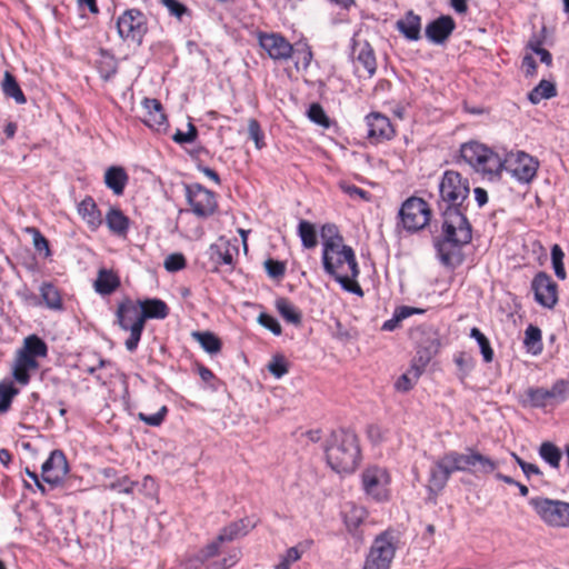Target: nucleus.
Listing matches in <instances>:
<instances>
[{"label":"nucleus","instance_id":"nucleus-23","mask_svg":"<svg viewBox=\"0 0 569 569\" xmlns=\"http://www.w3.org/2000/svg\"><path fill=\"white\" fill-rule=\"evenodd\" d=\"M142 108L146 111L142 119L143 122L156 131H166L168 120L160 101L157 99L144 98L142 101Z\"/></svg>","mask_w":569,"mask_h":569},{"label":"nucleus","instance_id":"nucleus-3","mask_svg":"<svg viewBox=\"0 0 569 569\" xmlns=\"http://www.w3.org/2000/svg\"><path fill=\"white\" fill-rule=\"evenodd\" d=\"M326 460L337 473H352L361 459L358 437L350 429L333 430L325 447Z\"/></svg>","mask_w":569,"mask_h":569},{"label":"nucleus","instance_id":"nucleus-40","mask_svg":"<svg viewBox=\"0 0 569 569\" xmlns=\"http://www.w3.org/2000/svg\"><path fill=\"white\" fill-rule=\"evenodd\" d=\"M119 286V279L111 271L100 270L94 282L97 292L101 295L112 293Z\"/></svg>","mask_w":569,"mask_h":569},{"label":"nucleus","instance_id":"nucleus-59","mask_svg":"<svg viewBox=\"0 0 569 569\" xmlns=\"http://www.w3.org/2000/svg\"><path fill=\"white\" fill-rule=\"evenodd\" d=\"M186 267V259L181 253H171L164 260V268L170 272H176Z\"/></svg>","mask_w":569,"mask_h":569},{"label":"nucleus","instance_id":"nucleus-11","mask_svg":"<svg viewBox=\"0 0 569 569\" xmlns=\"http://www.w3.org/2000/svg\"><path fill=\"white\" fill-rule=\"evenodd\" d=\"M117 29L124 41L141 44L148 31L147 17L138 9H128L118 17Z\"/></svg>","mask_w":569,"mask_h":569},{"label":"nucleus","instance_id":"nucleus-10","mask_svg":"<svg viewBox=\"0 0 569 569\" xmlns=\"http://www.w3.org/2000/svg\"><path fill=\"white\" fill-rule=\"evenodd\" d=\"M390 481L388 470L380 466H369L361 472V487L365 495L377 502L389 499Z\"/></svg>","mask_w":569,"mask_h":569},{"label":"nucleus","instance_id":"nucleus-24","mask_svg":"<svg viewBox=\"0 0 569 569\" xmlns=\"http://www.w3.org/2000/svg\"><path fill=\"white\" fill-rule=\"evenodd\" d=\"M429 359L418 358V360H413L410 368L396 380L395 389L401 393L410 391L425 371Z\"/></svg>","mask_w":569,"mask_h":569},{"label":"nucleus","instance_id":"nucleus-47","mask_svg":"<svg viewBox=\"0 0 569 569\" xmlns=\"http://www.w3.org/2000/svg\"><path fill=\"white\" fill-rule=\"evenodd\" d=\"M223 543L224 542L222 540H219V537L217 536L214 540L206 545L194 555V560L201 565H204L207 561L217 557L220 553L221 546Z\"/></svg>","mask_w":569,"mask_h":569},{"label":"nucleus","instance_id":"nucleus-22","mask_svg":"<svg viewBox=\"0 0 569 569\" xmlns=\"http://www.w3.org/2000/svg\"><path fill=\"white\" fill-rule=\"evenodd\" d=\"M456 28V22L450 16H440L430 21L425 29L426 38L435 44H443Z\"/></svg>","mask_w":569,"mask_h":569},{"label":"nucleus","instance_id":"nucleus-37","mask_svg":"<svg viewBox=\"0 0 569 569\" xmlns=\"http://www.w3.org/2000/svg\"><path fill=\"white\" fill-rule=\"evenodd\" d=\"M557 94L556 86L548 81L541 80L529 93L528 99L531 103L538 104L543 99H550Z\"/></svg>","mask_w":569,"mask_h":569},{"label":"nucleus","instance_id":"nucleus-7","mask_svg":"<svg viewBox=\"0 0 569 569\" xmlns=\"http://www.w3.org/2000/svg\"><path fill=\"white\" fill-rule=\"evenodd\" d=\"M117 316L120 327L130 332L124 345L129 352H133L140 341L141 333L144 328V320L141 316V310L138 305L132 301H127L119 306Z\"/></svg>","mask_w":569,"mask_h":569},{"label":"nucleus","instance_id":"nucleus-34","mask_svg":"<svg viewBox=\"0 0 569 569\" xmlns=\"http://www.w3.org/2000/svg\"><path fill=\"white\" fill-rule=\"evenodd\" d=\"M1 88H2L3 94L7 98H12L16 101V103L24 104L27 102V98H26L24 93L22 92L17 79L9 71L4 72Z\"/></svg>","mask_w":569,"mask_h":569},{"label":"nucleus","instance_id":"nucleus-46","mask_svg":"<svg viewBox=\"0 0 569 569\" xmlns=\"http://www.w3.org/2000/svg\"><path fill=\"white\" fill-rule=\"evenodd\" d=\"M527 351L532 355L541 352V330L538 327L529 326L525 331L523 340Z\"/></svg>","mask_w":569,"mask_h":569},{"label":"nucleus","instance_id":"nucleus-4","mask_svg":"<svg viewBox=\"0 0 569 569\" xmlns=\"http://www.w3.org/2000/svg\"><path fill=\"white\" fill-rule=\"evenodd\" d=\"M399 545L400 533L398 530L389 528L380 532L371 543L363 569H390Z\"/></svg>","mask_w":569,"mask_h":569},{"label":"nucleus","instance_id":"nucleus-12","mask_svg":"<svg viewBox=\"0 0 569 569\" xmlns=\"http://www.w3.org/2000/svg\"><path fill=\"white\" fill-rule=\"evenodd\" d=\"M186 197L191 211L199 218H207L217 210L216 193L199 183L186 186Z\"/></svg>","mask_w":569,"mask_h":569},{"label":"nucleus","instance_id":"nucleus-38","mask_svg":"<svg viewBox=\"0 0 569 569\" xmlns=\"http://www.w3.org/2000/svg\"><path fill=\"white\" fill-rule=\"evenodd\" d=\"M416 313H423V310L408 306L398 307L395 310L392 318L383 322L382 330L393 331L399 327L402 320Z\"/></svg>","mask_w":569,"mask_h":569},{"label":"nucleus","instance_id":"nucleus-14","mask_svg":"<svg viewBox=\"0 0 569 569\" xmlns=\"http://www.w3.org/2000/svg\"><path fill=\"white\" fill-rule=\"evenodd\" d=\"M69 472V463L64 452L54 449L41 467L42 481L52 487L60 485Z\"/></svg>","mask_w":569,"mask_h":569},{"label":"nucleus","instance_id":"nucleus-15","mask_svg":"<svg viewBox=\"0 0 569 569\" xmlns=\"http://www.w3.org/2000/svg\"><path fill=\"white\" fill-rule=\"evenodd\" d=\"M96 360V363L81 361L77 367L82 372L90 375L101 386L111 385L113 379L120 378L119 369L111 360L106 358H97Z\"/></svg>","mask_w":569,"mask_h":569},{"label":"nucleus","instance_id":"nucleus-48","mask_svg":"<svg viewBox=\"0 0 569 569\" xmlns=\"http://www.w3.org/2000/svg\"><path fill=\"white\" fill-rule=\"evenodd\" d=\"M139 485L138 481H133L129 476H122L110 482L107 488L111 491H116L124 495H132L134 488Z\"/></svg>","mask_w":569,"mask_h":569},{"label":"nucleus","instance_id":"nucleus-45","mask_svg":"<svg viewBox=\"0 0 569 569\" xmlns=\"http://www.w3.org/2000/svg\"><path fill=\"white\" fill-rule=\"evenodd\" d=\"M368 512L363 507L351 506L345 513V523L349 531L357 530L367 518Z\"/></svg>","mask_w":569,"mask_h":569},{"label":"nucleus","instance_id":"nucleus-39","mask_svg":"<svg viewBox=\"0 0 569 569\" xmlns=\"http://www.w3.org/2000/svg\"><path fill=\"white\" fill-rule=\"evenodd\" d=\"M18 393L19 389L14 386L13 381L9 379L0 381V413L9 411Z\"/></svg>","mask_w":569,"mask_h":569},{"label":"nucleus","instance_id":"nucleus-54","mask_svg":"<svg viewBox=\"0 0 569 569\" xmlns=\"http://www.w3.org/2000/svg\"><path fill=\"white\" fill-rule=\"evenodd\" d=\"M267 368L271 375L277 379H280L288 373L289 362L287 361V358H272Z\"/></svg>","mask_w":569,"mask_h":569},{"label":"nucleus","instance_id":"nucleus-60","mask_svg":"<svg viewBox=\"0 0 569 569\" xmlns=\"http://www.w3.org/2000/svg\"><path fill=\"white\" fill-rule=\"evenodd\" d=\"M258 322L266 329L270 330L273 335L278 336L281 333V326L279 321L266 312H261L259 315Z\"/></svg>","mask_w":569,"mask_h":569},{"label":"nucleus","instance_id":"nucleus-56","mask_svg":"<svg viewBox=\"0 0 569 569\" xmlns=\"http://www.w3.org/2000/svg\"><path fill=\"white\" fill-rule=\"evenodd\" d=\"M264 269L270 278L279 279L284 276L286 264L279 260L267 259L264 261Z\"/></svg>","mask_w":569,"mask_h":569},{"label":"nucleus","instance_id":"nucleus-30","mask_svg":"<svg viewBox=\"0 0 569 569\" xmlns=\"http://www.w3.org/2000/svg\"><path fill=\"white\" fill-rule=\"evenodd\" d=\"M78 212L92 229L98 228L102 222L101 213L91 197H86L78 204Z\"/></svg>","mask_w":569,"mask_h":569},{"label":"nucleus","instance_id":"nucleus-26","mask_svg":"<svg viewBox=\"0 0 569 569\" xmlns=\"http://www.w3.org/2000/svg\"><path fill=\"white\" fill-rule=\"evenodd\" d=\"M396 28L407 40L418 41L421 38V17L408 11L397 21Z\"/></svg>","mask_w":569,"mask_h":569},{"label":"nucleus","instance_id":"nucleus-50","mask_svg":"<svg viewBox=\"0 0 569 569\" xmlns=\"http://www.w3.org/2000/svg\"><path fill=\"white\" fill-rule=\"evenodd\" d=\"M28 232L32 236L33 247L38 252H43L44 258L51 256L49 241L37 228H29Z\"/></svg>","mask_w":569,"mask_h":569},{"label":"nucleus","instance_id":"nucleus-17","mask_svg":"<svg viewBox=\"0 0 569 569\" xmlns=\"http://www.w3.org/2000/svg\"><path fill=\"white\" fill-rule=\"evenodd\" d=\"M455 465L451 460L450 452H446L441 458L437 459L429 471V490L440 492L448 483L451 475L456 472Z\"/></svg>","mask_w":569,"mask_h":569},{"label":"nucleus","instance_id":"nucleus-6","mask_svg":"<svg viewBox=\"0 0 569 569\" xmlns=\"http://www.w3.org/2000/svg\"><path fill=\"white\" fill-rule=\"evenodd\" d=\"M449 452L455 465L453 469H456V472L461 471L473 475H488L493 472L499 466L497 460H493L470 447L466 448L463 452L455 450Z\"/></svg>","mask_w":569,"mask_h":569},{"label":"nucleus","instance_id":"nucleus-5","mask_svg":"<svg viewBox=\"0 0 569 569\" xmlns=\"http://www.w3.org/2000/svg\"><path fill=\"white\" fill-rule=\"evenodd\" d=\"M461 158L477 171L499 174L502 171V156L479 142H467L460 148Z\"/></svg>","mask_w":569,"mask_h":569},{"label":"nucleus","instance_id":"nucleus-43","mask_svg":"<svg viewBox=\"0 0 569 569\" xmlns=\"http://www.w3.org/2000/svg\"><path fill=\"white\" fill-rule=\"evenodd\" d=\"M40 295L49 309H61V296L57 287L51 282H43L40 287Z\"/></svg>","mask_w":569,"mask_h":569},{"label":"nucleus","instance_id":"nucleus-53","mask_svg":"<svg viewBox=\"0 0 569 569\" xmlns=\"http://www.w3.org/2000/svg\"><path fill=\"white\" fill-rule=\"evenodd\" d=\"M248 134L251 140H253L256 148L258 150L264 147L263 142V132L260 128L259 122L256 119H250L248 122Z\"/></svg>","mask_w":569,"mask_h":569},{"label":"nucleus","instance_id":"nucleus-13","mask_svg":"<svg viewBox=\"0 0 569 569\" xmlns=\"http://www.w3.org/2000/svg\"><path fill=\"white\" fill-rule=\"evenodd\" d=\"M502 170L510 172L521 182H530L537 172L538 162L525 152L508 153L502 157Z\"/></svg>","mask_w":569,"mask_h":569},{"label":"nucleus","instance_id":"nucleus-55","mask_svg":"<svg viewBox=\"0 0 569 569\" xmlns=\"http://www.w3.org/2000/svg\"><path fill=\"white\" fill-rule=\"evenodd\" d=\"M198 137V130L194 124L191 122L188 123V131L183 132L181 130H177L176 133L172 136V139L174 142L179 144L183 143H191L193 142Z\"/></svg>","mask_w":569,"mask_h":569},{"label":"nucleus","instance_id":"nucleus-49","mask_svg":"<svg viewBox=\"0 0 569 569\" xmlns=\"http://www.w3.org/2000/svg\"><path fill=\"white\" fill-rule=\"evenodd\" d=\"M563 257H565V253H563L562 249L560 248V246L553 244L551 248L552 267H553L556 276L561 280H565L567 277L566 269H565L563 261H562Z\"/></svg>","mask_w":569,"mask_h":569},{"label":"nucleus","instance_id":"nucleus-16","mask_svg":"<svg viewBox=\"0 0 569 569\" xmlns=\"http://www.w3.org/2000/svg\"><path fill=\"white\" fill-rule=\"evenodd\" d=\"M258 39L260 47L272 60H288L293 53L292 44L280 33H260Z\"/></svg>","mask_w":569,"mask_h":569},{"label":"nucleus","instance_id":"nucleus-20","mask_svg":"<svg viewBox=\"0 0 569 569\" xmlns=\"http://www.w3.org/2000/svg\"><path fill=\"white\" fill-rule=\"evenodd\" d=\"M208 253L210 260L214 264V270H218V268L222 266L228 267V270H233L234 257L238 254V247L236 244H231L228 240L220 238L209 247Z\"/></svg>","mask_w":569,"mask_h":569},{"label":"nucleus","instance_id":"nucleus-57","mask_svg":"<svg viewBox=\"0 0 569 569\" xmlns=\"http://www.w3.org/2000/svg\"><path fill=\"white\" fill-rule=\"evenodd\" d=\"M470 337L479 345L481 356H493L488 338L478 328L471 329Z\"/></svg>","mask_w":569,"mask_h":569},{"label":"nucleus","instance_id":"nucleus-63","mask_svg":"<svg viewBox=\"0 0 569 569\" xmlns=\"http://www.w3.org/2000/svg\"><path fill=\"white\" fill-rule=\"evenodd\" d=\"M238 561V552L233 551L228 557L221 559L220 561L213 562L211 567L213 569H229Z\"/></svg>","mask_w":569,"mask_h":569},{"label":"nucleus","instance_id":"nucleus-28","mask_svg":"<svg viewBox=\"0 0 569 569\" xmlns=\"http://www.w3.org/2000/svg\"><path fill=\"white\" fill-rule=\"evenodd\" d=\"M38 368L37 358H16L12 366V377L18 383L26 386L30 381V373L36 372Z\"/></svg>","mask_w":569,"mask_h":569},{"label":"nucleus","instance_id":"nucleus-31","mask_svg":"<svg viewBox=\"0 0 569 569\" xmlns=\"http://www.w3.org/2000/svg\"><path fill=\"white\" fill-rule=\"evenodd\" d=\"M104 182L114 194L120 196L128 182V174L121 167H110L104 173Z\"/></svg>","mask_w":569,"mask_h":569},{"label":"nucleus","instance_id":"nucleus-29","mask_svg":"<svg viewBox=\"0 0 569 569\" xmlns=\"http://www.w3.org/2000/svg\"><path fill=\"white\" fill-rule=\"evenodd\" d=\"M138 307L144 321L146 319H164L169 313L167 303L160 299L139 301Z\"/></svg>","mask_w":569,"mask_h":569},{"label":"nucleus","instance_id":"nucleus-9","mask_svg":"<svg viewBox=\"0 0 569 569\" xmlns=\"http://www.w3.org/2000/svg\"><path fill=\"white\" fill-rule=\"evenodd\" d=\"M399 218L405 230L417 232L429 223L431 210L422 198L410 197L402 203Z\"/></svg>","mask_w":569,"mask_h":569},{"label":"nucleus","instance_id":"nucleus-33","mask_svg":"<svg viewBox=\"0 0 569 569\" xmlns=\"http://www.w3.org/2000/svg\"><path fill=\"white\" fill-rule=\"evenodd\" d=\"M106 223L110 231L118 236H124L129 229V219L117 208H111L108 211Z\"/></svg>","mask_w":569,"mask_h":569},{"label":"nucleus","instance_id":"nucleus-19","mask_svg":"<svg viewBox=\"0 0 569 569\" xmlns=\"http://www.w3.org/2000/svg\"><path fill=\"white\" fill-rule=\"evenodd\" d=\"M531 288L538 303L547 308H551L556 305L558 299L557 284L549 274L546 272L537 273L531 282Z\"/></svg>","mask_w":569,"mask_h":569},{"label":"nucleus","instance_id":"nucleus-51","mask_svg":"<svg viewBox=\"0 0 569 569\" xmlns=\"http://www.w3.org/2000/svg\"><path fill=\"white\" fill-rule=\"evenodd\" d=\"M308 118L323 127V128H329L330 127V119L329 117L326 114L323 108L319 104V103H312L309 109H308Z\"/></svg>","mask_w":569,"mask_h":569},{"label":"nucleus","instance_id":"nucleus-42","mask_svg":"<svg viewBox=\"0 0 569 569\" xmlns=\"http://www.w3.org/2000/svg\"><path fill=\"white\" fill-rule=\"evenodd\" d=\"M539 456L552 468H559L562 458V451L552 442H542L539 448Z\"/></svg>","mask_w":569,"mask_h":569},{"label":"nucleus","instance_id":"nucleus-41","mask_svg":"<svg viewBox=\"0 0 569 569\" xmlns=\"http://www.w3.org/2000/svg\"><path fill=\"white\" fill-rule=\"evenodd\" d=\"M357 62L366 69L370 77L375 74L377 69V61L373 49L368 42H365L360 46L357 52Z\"/></svg>","mask_w":569,"mask_h":569},{"label":"nucleus","instance_id":"nucleus-32","mask_svg":"<svg viewBox=\"0 0 569 569\" xmlns=\"http://www.w3.org/2000/svg\"><path fill=\"white\" fill-rule=\"evenodd\" d=\"M274 306L279 315L288 323L295 326H299L301 323L302 315L300 310L290 300L283 297L277 298Z\"/></svg>","mask_w":569,"mask_h":569},{"label":"nucleus","instance_id":"nucleus-44","mask_svg":"<svg viewBox=\"0 0 569 569\" xmlns=\"http://www.w3.org/2000/svg\"><path fill=\"white\" fill-rule=\"evenodd\" d=\"M298 234L301 239L302 246L306 249H312L317 246V231L311 222L307 220H300L298 224Z\"/></svg>","mask_w":569,"mask_h":569},{"label":"nucleus","instance_id":"nucleus-36","mask_svg":"<svg viewBox=\"0 0 569 569\" xmlns=\"http://www.w3.org/2000/svg\"><path fill=\"white\" fill-rule=\"evenodd\" d=\"M191 337L207 353L213 355L221 350V340L211 331H192Z\"/></svg>","mask_w":569,"mask_h":569},{"label":"nucleus","instance_id":"nucleus-58","mask_svg":"<svg viewBox=\"0 0 569 569\" xmlns=\"http://www.w3.org/2000/svg\"><path fill=\"white\" fill-rule=\"evenodd\" d=\"M301 558V552L297 549V547H291L287 549L286 553L282 556L280 562L274 567V569H290V565L298 561Z\"/></svg>","mask_w":569,"mask_h":569},{"label":"nucleus","instance_id":"nucleus-35","mask_svg":"<svg viewBox=\"0 0 569 569\" xmlns=\"http://www.w3.org/2000/svg\"><path fill=\"white\" fill-rule=\"evenodd\" d=\"M47 352L46 342L37 335H30L24 338L23 346L17 350L16 356H47Z\"/></svg>","mask_w":569,"mask_h":569},{"label":"nucleus","instance_id":"nucleus-52","mask_svg":"<svg viewBox=\"0 0 569 569\" xmlns=\"http://www.w3.org/2000/svg\"><path fill=\"white\" fill-rule=\"evenodd\" d=\"M168 415L167 406H162L156 413L147 415L144 412L138 413V419L151 427H159L164 421Z\"/></svg>","mask_w":569,"mask_h":569},{"label":"nucleus","instance_id":"nucleus-25","mask_svg":"<svg viewBox=\"0 0 569 569\" xmlns=\"http://www.w3.org/2000/svg\"><path fill=\"white\" fill-rule=\"evenodd\" d=\"M412 339L417 346L418 356H436L440 351L439 336L433 330L416 331Z\"/></svg>","mask_w":569,"mask_h":569},{"label":"nucleus","instance_id":"nucleus-1","mask_svg":"<svg viewBox=\"0 0 569 569\" xmlns=\"http://www.w3.org/2000/svg\"><path fill=\"white\" fill-rule=\"evenodd\" d=\"M470 187L467 179L453 170H447L439 183L442 209V237L436 240L435 247L440 262L455 268L462 262L460 248L472 239V229L463 207L468 199Z\"/></svg>","mask_w":569,"mask_h":569},{"label":"nucleus","instance_id":"nucleus-21","mask_svg":"<svg viewBox=\"0 0 569 569\" xmlns=\"http://www.w3.org/2000/svg\"><path fill=\"white\" fill-rule=\"evenodd\" d=\"M368 138L375 142L390 140L395 136V129L388 117L379 112H371L366 117Z\"/></svg>","mask_w":569,"mask_h":569},{"label":"nucleus","instance_id":"nucleus-62","mask_svg":"<svg viewBox=\"0 0 569 569\" xmlns=\"http://www.w3.org/2000/svg\"><path fill=\"white\" fill-rule=\"evenodd\" d=\"M512 457L516 459L518 466L521 468L523 475L528 479H530L532 476H542V471L537 465L522 460L516 453H512Z\"/></svg>","mask_w":569,"mask_h":569},{"label":"nucleus","instance_id":"nucleus-27","mask_svg":"<svg viewBox=\"0 0 569 569\" xmlns=\"http://www.w3.org/2000/svg\"><path fill=\"white\" fill-rule=\"evenodd\" d=\"M256 527V522L246 517L229 523L223 527L218 537L223 542H231L240 537L246 536L251 529Z\"/></svg>","mask_w":569,"mask_h":569},{"label":"nucleus","instance_id":"nucleus-61","mask_svg":"<svg viewBox=\"0 0 569 569\" xmlns=\"http://www.w3.org/2000/svg\"><path fill=\"white\" fill-rule=\"evenodd\" d=\"M161 3L168 9L171 16L180 20L183 14L189 13V9L178 0H161Z\"/></svg>","mask_w":569,"mask_h":569},{"label":"nucleus","instance_id":"nucleus-2","mask_svg":"<svg viewBox=\"0 0 569 569\" xmlns=\"http://www.w3.org/2000/svg\"><path fill=\"white\" fill-rule=\"evenodd\" d=\"M322 266L346 291L362 296L361 287L355 281L359 276V266L353 249L345 244L342 236L332 223L321 229Z\"/></svg>","mask_w":569,"mask_h":569},{"label":"nucleus","instance_id":"nucleus-8","mask_svg":"<svg viewBox=\"0 0 569 569\" xmlns=\"http://www.w3.org/2000/svg\"><path fill=\"white\" fill-rule=\"evenodd\" d=\"M529 505L539 518L550 527H566L569 523V503L543 497L530 498Z\"/></svg>","mask_w":569,"mask_h":569},{"label":"nucleus","instance_id":"nucleus-18","mask_svg":"<svg viewBox=\"0 0 569 569\" xmlns=\"http://www.w3.org/2000/svg\"><path fill=\"white\" fill-rule=\"evenodd\" d=\"M567 383L560 380L553 385L551 389L529 388L526 391L527 401L531 407L542 408L551 401L565 400Z\"/></svg>","mask_w":569,"mask_h":569},{"label":"nucleus","instance_id":"nucleus-64","mask_svg":"<svg viewBox=\"0 0 569 569\" xmlns=\"http://www.w3.org/2000/svg\"><path fill=\"white\" fill-rule=\"evenodd\" d=\"M522 69L527 77H532L537 72V63L531 54H526L522 59Z\"/></svg>","mask_w":569,"mask_h":569}]
</instances>
